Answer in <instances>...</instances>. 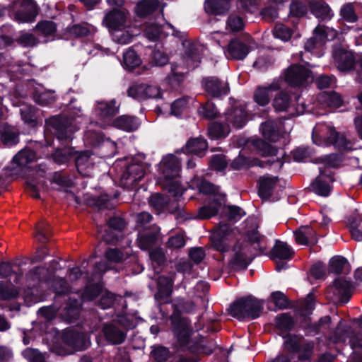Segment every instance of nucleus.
Here are the masks:
<instances>
[{"instance_id":"bb28decb","label":"nucleus","mask_w":362,"mask_h":362,"mask_svg":"<svg viewBox=\"0 0 362 362\" xmlns=\"http://www.w3.org/2000/svg\"><path fill=\"white\" fill-rule=\"evenodd\" d=\"M204 8L209 15H223L228 11L230 4L229 1H204Z\"/></svg>"},{"instance_id":"5701e85b","label":"nucleus","mask_w":362,"mask_h":362,"mask_svg":"<svg viewBox=\"0 0 362 362\" xmlns=\"http://www.w3.org/2000/svg\"><path fill=\"white\" fill-rule=\"evenodd\" d=\"M226 123L232 124L235 127H243L247 121V115L245 111L241 108H235L226 115Z\"/></svg>"},{"instance_id":"37998d69","label":"nucleus","mask_w":362,"mask_h":362,"mask_svg":"<svg viewBox=\"0 0 362 362\" xmlns=\"http://www.w3.org/2000/svg\"><path fill=\"white\" fill-rule=\"evenodd\" d=\"M34 99L40 105H45L52 103L55 100L54 92L52 90H45L40 92L37 90L34 95Z\"/></svg>"},{"instance_id":"a19ab883","label":"nucleus","mask_w":362,"mask_h":362,"mask_svg":"<svg viewBox=\"0 0 362 362\" xmlns=\"http://www.w3.org/2000/svg\"><path fill=\"white\" fill-rule=\"evenodd\" d=\"M158 1H139L136 12L138 16L144 17L153 13L158 7Z\"/></svg>"},{"instance_id":"c9c22d12","label":"nucleus","mask_w":362,"mask_h":362,"mask_svg":"<svg viewBox=\"0 0 362 362\" xmlns=\"http://www.w3.org/2000/svg\"><path fill=\"white\" fill-rule=\"evenodd\" d=\"M230 132L229 124L221 122H214L209 128V135L212 139H220L226 137Z\"/></svg>"},{"instance_id":"8fccbe9b","label":"nucleus","mask_w":362,"mask_h":362,"mask_svg":"<svg viewBox=\"0 0 362 362\" xmlns=\"http://www.w3.org/2000/svg\"><path fill=\"white\" fill-rule=\"evenodd\" d=\"M21 114L23 121L34 127L36 124V117L35 116V108L31 106L25 105L21 108Z\"/></svg>"},{"instance_id":"1a4fd4ad","label":"nucleus","mask_w":362,"mask_h":362,"mask_svg":"<svg viewBox=\"0 0 362 362\" xmlns=\"http://www.w3.org/2000/svg\"><path fill=\"white\" fill-rule=\"evenodd\" d=\"M128 95L137 100H144L160 98L162 92L160 88L156 85L136 83L129 88Z\"/></svg>"},{"instance_id":"6ab92c4d","label":"nucleus","mask_w":362,"mask_h":362,"mask_svg":"<svg viewBox=\"0 0 362 362\" xmlns=\"http://www.w3.org/2000/svg\"><path fill=\"white\" fill-rule=\"evenodd\" d=\"M296 242L301 245H311L317 243L316 233L309 226H303L294 232Z\"/></svg>"},{"instance_id":"a18cd8bd","label":"nucleus","mask_w":362,"mask_h":362,"mask_svg":"<svg viewBox=\"0 0 362 362\" xmlns=\"http://www.w3.org/2000/svg\"><path fill=\"white\" fill-rule=\"evenodd\" d=\"M275 322L276 327L283 332L290 330L293 325V321L287 314L277 316Z\"/></svg>"},{"instance_id":"f704fd0d","label":"nucleus","mask_w":362,"mask_h":362,"mask_svg":"<svg viewBox=\"0 0 362 362\" xmlns=\"http://www.w3.org/2000/svg\"><path fill=\"white\" fill-rule=\"evenodd\" d=\"M78 154L76 158V165L78 171L83 175H88V173L86 170L91 166V162L90 161V153L86 151Z\"/></svg>"},{"instance_id":"ea45409f","label":"nucleus","mask_w":362,"mask_h":362,"mask_svg":"<svg viewBox=\"0 0 362 362\" xmlns=\"http://www.w3.org/2000/svg\"><path fill=\"white\" fill-rule=\"evenodd\" d=\"M158 234L156 232L140 234L138 238V245L142 250L150 249L156 243Z\"/></svg>"},{"instance_id":"58836bf2","label":"nucleus","mask_w":362,"mask_h":362,"mask_svg":"<svg viewBox=\"0 0 362 362\" xmlns=\"http://www.w3.org/2000/svg\"><path fill=\"white\" fill-rule=\"evenodd\" d=\"M292 99L288 94L281 93L274 100V107L277 111H286L292 105Z\"/></svg>"},{"instance_id":"423d86ee","label":"nucleus","mask_w":362,"mask_h":362,"mask_svg":"<svg viewBox=\"0 0 362 362\" xmlns=\"http://www.w3.org/2000/svg\"><path fill=\"white\" fill-rule=\"evenodd\" d=\"M285 81L292 86H300L313 81L312 72L302 65L292 64L284 72Z\"/></svg>"},{"instance_id":"f257e3e1","label":"nucleus","mask_w":362,"mask_h":362,"mask_svg":"<svg viewBox=\"0 0 362 362\" xmlns=\"http://www.w3.org/2000/svg\"><path fill=\"white\" fill-rule=\"evenodd\" d=\"M160 173L159 182L163 187L166 188L175 196L181 194L182 189L176 178L180 171V161L173 155H168L163 158L158 165Z\"/></svg>"},{"instance_id":"79ce46f5","label":"nucleus","mask_w":362,"mask_h":362,"mask_svg":"<svg viewBox=\"0 0 362 362\" xmlns=\"http://www.w3.org/2000/svg\"><path fill=\"white\" fill-rule=\"evenodd\" d=\"M140 63V58L134 50L129 49L124 54L123 66L124 68L132 69L139 66Z\"/></svg>"},{"instance_id":"864d4df0","label":"nucleus","mask_w":362,"mask_h":362,"mask_svg":"<svg viewBox=\"0 0 362 362\" xmlns=\"http://www.w3.org/2000/svg\"><path fill=\"white\" fill-rule=\"evenodd\" d=\"M105 255L107 259L109 260L110 262H120L127 257L128 252H126V253L124 254L117 249H108L105 252Z\"/></svg>"},{"instance_id":"0e129e2a","label":"nucleus","mask_w":362,"mask_h":362,"mask_svg":"<svg viewBox=\"0 0 362 362\" xmlns=\"http://www.w3.org/2000/svg\"><path fill=\"white\" fill-rule=\"evenodd\" d=\"M341 15L346 21L354 23L358 19L351 4H346L341 10Z\"/></svg>"},{"instance_id":"de8ad7c7","label":"nucleus","mask_w":362,"mask_h":362,"mask_svg":"<svg viewBox=\"0 0 362 362\" xmlns=\"http://www.w3.org/2000/svg\"><path fill=\"white\" fill-rule=\"evenodd\" d=\"M84 140L90 145L97 146L103 141L104 136L101 132H96L92 129H89L85 133Z\"/></svg>"},{"instance_id":"69168bd1","label":"nucleus","mask_w":362,"mask_h":362,"mask_svg":"<svg viewBox=\"0 0 362 362\" xmlns=\"http://www.w3.org/2000/svg\"><path fill=\"white\" fill-rule=\"evenodd\" d=\"M290 12L293 16L301 17L306 13L307 8L303 1H292L290 6Z\"/></svg>"},{"instance_id":"680f3d73","label":"nucleus","mask_w":362,"mask_h":362,"mask_svg":"<svg viewBox=\"0 0 362 362\" xmlns=\"http://www.w3.org/2000/svg\"><path fill=\"white\" fill-rule=\"evenodd\" d=\"M168 203V200L160 194H154L150 197L149 204L157 211L161 210Z\"/></svg>"},{"instance_id":"c85d7f7f","label":"nucleus","mask_w":362,"mask_h":362,"mask_svg":"<svg viewBox=\"0 0 362 362\" xmlns=\"http://www.w3.org/2000/svg\"><path fill=\"white\" fill-rule=\"evenodd\" d=\"M276 177L264 176L259 180V194L264 199H268L272 193L276 184Z\"/></svg>"},{"instance_id":"a878e982","label":"nucleus","mask_w":362,"mask_h":362,"mask_svg":"<svg viewBox=\"0 0 362 362\" xmlns=\"http://www.w3.org/2000/svg\"><path fill=\"white\" fill-rule=\"evenodd\" d=\"M310 9L316 18L322 20H329L332 13L329 6L325 1H311Z\"/></svg>"},{"instance_id":"0eeeda50","label":"nucleus","mask_w":362,"mask_h":362,"mask_svg":"<svg viewBox=\"0 0 362 362\" xmlns=\"http://www.w3.org/2000/svg\"><path fill=\"white\" fill-rule=\"evenodd\" d=\"M337 32L330 28L318 25L313 32V36L305 44V49L311 52L314 49L322 47L326 41L334 40Z\"/></svg>"},{"instance_id":"412c9836","label":"nucleus","mask_w":362,"mask_h":362,"mask_svg":"<svg viewBox=\"0 0 362 362\" xmlns=\"http://www.w3.org/2000/svg\"><path fill=\"white\" fill-rule=\"evenodd\" d=\"M333 134H335L334 129L324 124H318L313 130V142L321 145L322 141H325L328 144Z\"/></svg>"},{"instance_id":"c756f323","label":"nucleus","mask_w":362,"mask_h":362,"mask_svg":"<svg viewBox=\"0 0 362 362\" xmlns=\"http://www.w3.org/2000/svg\"><path fill=\"white\" fill-rule=\"evenodd\" d=\"M260 130L264 138L269 141L276 142L279 139L276 122L267 121L262 123L260 127Z\"/></svg>"},{"instance_id":"e2e57ef3","label":"nucleus","mask_w":362,"mask_h":362,"mask_svg":"<svg viewBox=\"0 0 362 362\" xmlns=\"http://www.w3.org/2000/svg\"><path fill=\"white\" fill-rule=\"evenodd\" d=\"M151 356L155 362H164L169 357V351L162 346L157 347L152 351Z\"/></svg>"},{"instance_id":"9b49d317","label":"nucleus","mask_w":362,"mask_h":362,"mask_svg":"<svg viewBox=\"0 0 362 362\" xmlns=\"http://www.w3.org/2000/svg\"><path fill=\"white\" fill-rule=\"evenodd\" d=\"M251 44L252 40L250 39L244 41L234 39L228 44L225 54L229 59L243 60L250 52Z\"/></svg>"},{"instance_id":"4468645a","label":"nucleus","mask_w":362,"mask_h":362,"mask_svg":"<svg viewBox=\"0 0 362 362\" xmlns=\"http://www.w3.org/2000/svg\"><path fill=\"white\" fill-rule=\"evenodd\" d=\"M233 252V256L230 262L236 269L247 267L255 255V253L252 252L250 247L248 246L243 247L240 244H236L234 246Z\"/></svg>"},{"instance_id":"338daca9","label":"nucleus","mask_w":362,"mask_h":362,"mask_svg":"<svg viewBox=\"0 0 362 362\" xmlns=\"http://www.w3.org/2000/svg\"><path fill=\"white\" fill-rule=\"evenodd\" d=\"M257 146L260 148V152L264 156H275L278 153V150L275 146L267 142L259 141L257 142Z\"/></svg>"},{"instance_id":"49530a36","label":"nucleus","mask_w":362,"mask_h":362,"mask_svg":"<svg viewBox=\"0 0 362 362\" xmlns=\"http://www.w3.org/2000/svg\"><path fill=\"white\" fill-rule=\"evenodd\" d=\"M36 29L42 35L48 37L52 36L55 33L57 28L52 21H45L39 22L36 25Z\"/></svg>"},{"instance_id":"a211bd4d","label":"nucleus","mask_w":362,"mask_h":362,"mask_svg":"<svg viewBox=\"0 0 362 362\" xmlns=\"http://www.w3.org/2000/svg\"><path fill=\"white\" fill-rule=\"evenodd\" d=\"M333 182V179L330 176H325L324 173L320 170V175L311 185L312 190L317 195L327 197L332 190L330 183Z\"/></svg>"},{"instance_id":"603ef678","label":"nucleus","mask_w":362,"mask_h":362,"mask_svg":"<svg viewBox=\"0 0 362 362\" xmlns=\"http://www.w3.org/2000/svg\"><path fill=\"white\" fill-rule=\"evenodd\" d=\"M273 33L275 37L281 39L283 41H288L292 35L291 30L281 23L275 25Z\"/></svg>"},{"instance_id":"09e8293b","label":"nucleus","mask_w":362,"mask_h":362,"mask_svg":"<svg viewBox=\"0 0 362 362\" xmlns=\"http://www.w3.org/2000/svg\"><path fill=\"white\" fill-rule=\"evenodd\" d=\"M117 30L113 33H112V38L115 41L117 42L122 44V45H126L129 43L134 34L131 33L129 30Z\"/></svg>"},{"instance_id":"3c124183","label":"nucleus","mask_w":362,"mask_h":362,"mask_svg":"<svg viewBox=\"0 0 362 362\" xmlns=\"http://www.w3.org/2000/svg\"><path fill=\"white\" fill-rule=\"evenodd\" d=\"M73 154L74 151L71 148L58 149L53 154V159L57 163L62 164L67 162Z\"/></svg>"},{"instance_id":"393cba45","label":"nucleus","mask_w":362,"mask_h":362,"mask_svg":"<svg viewBox=\"0 0 362 362\" xmlns=\"http://www.w3.org/2000/svg\"><path fill=\"white\" fill-rule=\"evenodd\" d=\"M25 11L23 13H17L16 19L20 23H31L33 22L38 14L37 8L33 1H26L23 5Z\"/></svg>"},{"instance_id":"4c0bfd02","label":"nucleus","mask_w":362,"mask_h":362,"mask_svg":"<svg viewBox=\"0 0 362 362\" xmlns=\"http://www.w3.org/2000/svg\"><path fill=\"white\" fill-rule=\"evenodd\" d=\"M173 281L172 279L161 276L158 279V292L160 297H168L172 293Z\"/></svg>"},{"instance_id":"39448f33","label":"nucleus","mask_w":362,"mask_h":362,"mask_svg":"<svg viewBox=\"0 0 362 362\" xmlns=\"http://www.w3.org/2000/svg\"><path fill=\"white\" fill-rule=\"evenodd\" d=\"M147 165L143 163L133 162L123 170L120 177V185L125 188H131L145 175Z\"/></svg>"},{"instance_id":"ddd939ff","label":"nucleus","mask_w":362,"mask_h":362,"mask_svg":"<svg viewBox=\"0 0 362 362\" xmlns=\"http://www.w3.org/2000/svg\"><path fill=\"white\" fill-rule=\"evenodd\" d=\"M293 254L294 251L286 243L276 241L272 250L271 258L276 262V269L280 271L285 268L281 261L291 259Z\"/></svg>"},{"instance_id":"774afa93","label":"nucleus","mask_w":362,"mask_h":362,"mask_svg":"<svg viewBox=\"0 0 362 362\" xmlns=\"http://www.w3.org/2000/svg\"><path fill=\"white\" fill-rule=\"evenodd\" d=\"M245 215L244 211L235 206H228L227 209L228 218L233 221H237Z\"/></svg>"},{"instance_id":"6e6552de","label":"nucleus","mask_w":362,"mask_h":362,"mask_svg":"<svg viewBox=\"0 0 362 362\" xmlns=\"http://www.w3.org/2000/svg\"><path fill=\"white\" fill-rule=\"evenodd\" d=\"M235 230L229 225L220 224L213 235L214 247L222 252L228 251L229 243L235 238Z\"/></svg>"},{"instance_id":"f3484780","label":"nucleus","mask_w":362,"mask_h":362,"mask_svg":"<svg viewBox=\"0 0 362 362\" xmlns=\"http://www.w3.org/2000/svg\"><path fill=\"white\" fill-rule=\"evenodd\" d=\"M334 62L340 71H349L354 64V56L351 51L336 47L333 52Z\"/></svg>"},{"instance_id":"4d7b16f0","label":"nucleus","mask_w":362,"mask_h":362,"mask_svg":"<svg viewBox=\"0 0 362 362\" xmlns=\"http://www.w3.org/2000/svg\"><path fill=\"white\" fill-rule=\"evenodd\" d=\"M199 115H203L208 119H213L216 117L217 110L214 103L207 102L205 105H202L198 110Z\"/></svg>"},{"instance_id":"5fc2aeb1","label":"nucleus","mask_w":362,"mask_h":362,"mask_svg":"<svg viewBox=\"0 0 362 362\" xmlns=\"http://www.w3.org/2000/svg\"><path fill=\"white\" fill-rule=\"evenodd\" d=\"M284 346L288 351L295 352L300 350V339L296 336L286 335L284 337Z\"/></svg>"},{"instance_id":"6e6d98bb","label":"nucleus","mask_w":362,"mask_h":362,"mask_svg":"<svg viewBox=\"0 0 362 362\" xmlns=\"http://www.w3.org/2000/svg\"><path fill=\"white\" fill-rule=\"evenodd\" d=\"M244 27V22L243 19L237 16L231 15L228 18L226 23V28L233 31L236 32L241 30Z\"/></svg>"},{"instance_id":"9d476101","label":"nucleus","mask_w":362,"mask_h":362,"mask_svg":"<svg viewBox=\"0 0 362 362\" xmlns=\"http://www.w3.org/2000/svg\"><path fill=\"white\" fill-rule=\"evenodd\" d=\"M119 107V105L117 104L115 100L97 103L95 114L100 120V122H98L100 127H105L110 124V119L117 113Z\"/></svg>"},{"instance_id":"7c9ffc66","label":"nucleus","mask_w":362,"mask_h":362,"mask_svg":"<svg viewBox=\"0 0 362 362\" xmlns=\"http://www.w3.org/2000/svg\"><path fill=\"white\" fill-rule=\"evenodd\" d=\"M221 208V203L216 199H213L209 205L201 207L196 216L199 219H206L209 218L217 214L218 210ZM191 217L190 218H192Z\"/></svg>"},{"instance_id":"cd10ccee","label":"nucleus","mask_w":362,"mask_h":362,"mask_svg":"<svg viewBox=\"0 0 362 362\" xmlns=\"http://www.w3.org/2000/svg\"><path fill=\"white\" fill-rule=\"evenodd\" d=\"M114 126L126 132L136 130L139 126V120L132 116L122 115L114 121Z\"/></svg>"},{"instance_id":"f8f14e48","label":"nucleus","mask_w":362,"mask_h":362,"mask_svg":"<svg viewBox=\"0 0 362 362\" xmlns=\"http://www.w3.org/2000/svg\"><path fill=\"white\" fill-rule=\"evenodd\" d=\"M103 23L111 33L124 28L127 23V11L122 8L112 9L106 13Z\"/></svg>"},{"instance_id":"dca6fc26","label":"nucleus","mask_w":362,"mask_h":362,"mask_svg":"<svg viewBox=\"0 0 362 362\" xmlns=\"http://www.w3.org/2000/svg\"><path fill=\"white\" fill-rule=\"evenodd\" d=\"M202 84L205 90L212 97H221L227 95L229 92L228 83L216 77L204 78Z\"/></svg>"},{"instance_id":"20e7f679","label":"nucleus","mask_w":362,"mask_h":362,"mask_svg":"<svg viewBox=\"0 0 362 362\" xmlns=\"http://www.w3.org/2000/svg\"><path fill=\"white\" fill-rule=\"evenodd\" d=\"M62 340L64 345L67 346L69 349L56 350V353L62 356L71 354L74 351H82L90 345V339L86 334L72 329L64 332Z\"/></svg>"},{"instance_id":"13d9d810","label":"nucleus","mask_w":362,"mask_h":362,"mask_svg":"<svg viewBox=\"0 0 362 362\" xmlns=\"http://www.w3.org/2000/svg\"><path fill=\"white\" fill-rule=\"evenodd\" d=\"M270 300L275 305L277 309H283L287 307L288 301L285 295L280 292L276 291L272 293Z\"/></svg>"},{"instance_id":"052dcab7","label":"nucleus","mask_w":362,"mask_h":362,"mask_svg":"<svg viewBox=\"0 0 362 362\" xmlns=\"http://www.w3.org/2000/svg\"><path fill=\"white\" fill-rule=\"evenodd\" d=\"M73 132L72 122L62 124L57 128V134L59 140L70 139Z\"/></svg>"},{"instance_id":"72a5a7b5","label":"nucleus","mask_w":362,"mask_h":362,"mask_svg":"<svg viewBox=\"0 0 362 362\" xmlns=\"http://www.w3.org/2000/svg\"><path fill=\"white\" fill-rule=\"evenodd\" d=\"M1 136L2 141L6 145H14L18 142V132L14 127L3 126Z\"/></svg>"},{"instance_id":"e433bc0d","label":"nucleus","mask_w":362,"mask_h":362,"mask_svg":"<svg viewBox=\"0 0 362 362\" xmlns=\"http://www.w3.org/2000/svg\"><path fill=\"white\" fill-rule=\"evenodd\" d=\"M174 332L180 346L185 347L189 344L191 329L187 325L181 324L180 327H175Z\"/></svg>"},{"instance_id":"bf43d9fd","label":"nucleus","mask_w":362,"mask_h":362,"mask_svg":"<svg viewBox=\"0 0 362 362\" xmlns=\"http://www.w3.org/2000/svg\"><path fill=\"white\" fill-rule=\"evenodd\" d=\"M22 354L30 362H45V357L36 349L28 348Z\"/></svg>"},{"instance_id":"b1692460","label":"nucleus","mask_w":362,"mask_h":362,"mask_svg":"<svg viewBox=\"0 0 362 362\" xmlns=\"http://www.w3.org/2000/svg\"><path fill=\"white\" fill-rule=\"evenodd\" d=\"M318 101L322 105L338 108L343 104L341 96L335 92H323L318 95Z\"/></svg>"},{"instance_id":"4be33fe9","label":"nucleus","mask_w":362,"mask_h":362,"mask_svg":"<svg viewBox=\"0 0 362 362\" xmlns=\"http://www.w3.org/2000/svg\"><path fill=\"white\" fill-rule=\"evenodd\" d=\"M279 88V85L274 83L268 86L258 87L254 95L255 102L262 106L269 104L273 93Z\"/></svg>"},{"instance_id":"aec40b11","label":"nucleus","mask_w":362,"mask_h":362,"mask_svg":"<svg viewBox=\"0 0 362 362\" xmlns=\"http://www.w3.org/2000/svg\"><path fill=\"white\" fill-rule=\"evenodd\" d=\"M103 332L106 340L112 344L122 343L126 337L125 332L112 323L105 325Z\"/></svg>"},{"instance_id":"2f4dec72","label":"nucleus","mask_w":362,"mask_h":362,"mask_svg":"<svg viewBox=\"0 0 362 362\" xmlns=\"http://www.w3.org/2000/svg\"><path fill=\"white\" fill-rule=\"evenodd\" d=\"M207 149V143L202 138L192 139L188 141L185 146L187 153L202 156Z\"/></svg>"},{"instance_id":"2eb2a0df","label":"nucleus","mask_w":362,"mask_h":362,"mask_svg":"<svg viewBox=\"0 0 362 362\" xmlns=\"http://www.w3.org/2000/svg\"><path fill=\"white\" fill-rule=\"evenodd\" d=\"M333 292V296H330L332 300L346 303L349 300L351 293V284L350 281L344 279H337L334 281L333 286L331 288Z\"/></svg>"},{"instance_id":"473e14b6","label":"nucleus","mask_w":362,"mask_h":362,"mask_svg":"<svg viewBox=\"0 0 362 362\" xmlns=\"http://www.w3.org/2000/svg\"><path fill=\"white\" fill-rule=\"evenodd\" d=\"M329 267L331 272L335 274H346L351 270L348 261L341 256L332 257L329 261Z\"/></svg>"},{"instance_id":"c03bdc74","label":"nucleus","mask_w":362,"mask_h":362,"mask_svg":"<svg viewBox=\"0 0 362 362\" xmlns=\"http://www.w3.org/2000/svg\"><path fill=\"white\" fill-rule=\"evenodd\" d=\"M247 238L251 243V246H252L255 250L262 252L266 249L264 238L260 236L258 231L253 230L252 233H248Z\"/></svg>"},{"instance_id":"7ed1b4c3","label":"nucleus","mask_w":362,"mask_h":362,"mask_svg":"<svg viewBox=\"0 0 362 362\" xmlns=\"http://www.w3.org/2000/svg\"><path fill=\"white\" fill-rule=\"evenodd\" d=\"M37 160V156L33 150L25 148L18 151L13 158L9 165L6 168L7 174L11 177H23L30 168V164Z\"/></svg>"},{"instance_id":"f03ea898","label":"nucleus","mask_w":362,"mask_h":362,"mask_svg":"<svg viewBox=\"0 0 362 362\" xmlns=\"http://www.w3.org/2000/svg\"><path fill=\"white\" fill-rule=\"evenodd\" d=\"M263 309V302L254 297L242 298L233 303L228 312L231 316L239 320L255 319Z\"/></svg>"}]
</instances>
